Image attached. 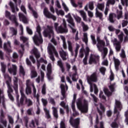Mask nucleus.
Instances as JSON below:
<instances>
[{
  "label": "nucleus",
  "mask_w": 128,
  "mask_h": 128,
  "mask_svg": "<svg viewBox=\"0 0 128 128\" xmlns=\"http://www.w3.org/2000/svg\"><path fill=\"white\" fill-rule=\"evenodd\" d=\"M87 81L89 84H92V82H98V74L96 72H93L90 76L87 77Z\"/></svg>",
  "instance_id": "39448f33"
},
{
  "label": "nucleus",
  "mask_w": 128,
  "mask_h": 128,
  "mask_svg": "<svg viewBox=\"0 0 128 128\" xmlns=\"http://www.w3.org/2000/svg\"><path fill=\"white\" fill-rule=\"evenodd\" d=\"M44 112L46 114V118L48 120H50V118H52V116H50V110H48L46 108H44Z\"/></svg>",
  "instance_id": "cd10ccee"
},
{
  "label": "nucleus",
  "mask_w": 128,
  "mask_h": 128,
  "mask_svg": "<svg viewBox=\"0 0 128 128\" xmlns=\"http://www.w3.org/2000/svg\"><path fill=\"white\" fill-rule=\"evenodd\" d=\"M33 16H34V18H38V12L34 10L32 11Z\"/></svg>",
  "instance_id": "0e129e2a"
},
{
  "label": "nucleus",
  "mask_w": 128,
  "mask_h": 128,
  "mask_svg": "<svg viewBox=\"0 0 128 128\" xmlns=\"http://www.w3.org/2000/svg\"><path fill=\"white\" fill-rule=\"evenodd\" d=\"M6 84L8 86V90L7 91V92L8 94V96L12 100V102H14V96H12V92H14V90H12V86H10V80H8L6 81Z\"/></svg>",
  "instance_id": "423d86ee"
},
{
  "label": "nucleus",
  "mask_w": 128,
  "mask_h": 128,
  "mask_svg": "<svg viewBox=\"0 0 128 128\" xmlns=\"http://www.w3.org/2000/svg\"><path fill=\"white\" fill-rule=\"evenodd\" d=\"M59 54L62 60H68V58H66V57L68 56V53L64 52V50H60L59 52Z\"/></svg>",
  "instance_id": "f3484780"
},
{
  "label": "nucleus",
  "mask_w": 128,
  "mask_h": 128,
  "mask_svg": "<svg viewBox=\"0 0 128 128\" xmlns=\"http://www.w3.org/2000/svg\"><path fill=\"white\" fill-rule=\"evenodd\" d=\"M18 16L20 20H22L24 24H28V18H26V16H24V14L22 13L19 12Z\"/></svg>",
  "instance_id": "a211bd4d"
},
{
  "label": "nucleus",
  "mask_w": 128,
  "mask_h": 128,
  "mask_svg": "<svg viewBox=\"0 0 128 128\" xmlns=\"http://www.w3.org/2000/svg\"><path fill=\"white\" fill-rule=\"evenodd\" d=\"M120 56L122 58H126V52H124V49L122 50L121 54H120Z\"/></svg>",
  "instance_id": "5fc2aeb1"
},
{
  "label": "nucleus",
  "mask_w": 128,
  "mask_h": 128,
  "mask_svg": "<svg viewBox=\"0 0 128 128\" xmlns=\"http://www.w3.org/2000/svg\"><path fill=\"white\" fill-rule=\"evenodd\" d=\"M61 89V94L62 97L60 98L61 100H64L66 98V86L64 84H61L60 86Z\"/></svg>",
  "instance_id": "ddd939ff"
},
{
  "label": "nucleus",
  "mask_w": 128,
  "mask_h": 128,
  "mask_svg": "<svg viewBox=\"0 0 128 128\" xmlns=\"http://www.w3.org/2000/svg\"><path fill=\"white\" fill-rule=\"evenodd\" d=\"M52 114L54 118H56V119L58 118V108H56V107H52Z\"/></svg>",
  "instance_id": "393cba45"
},
{
  "label": "nucleus",
  "mask_w": 128,
  "mask_h": 128,
  "mask_svg": "<svg viewBox=\"0 0 128 128\" xmlns=\"http://www.w3.org/2000/svg\"><path fill=\"white\" fill-rule=\"evenodd\" d=\"M120 42H115L114 44L116 46V52H120V49L122 48V45H120Z\"/></svg>",
  "instance_id": "c85d7f7f"
},
{
  "label": "nucleus",
  "mask_w": 128,
  "mask_h": 128,
  "mask_svg": "<svg viewBox=\"0 0 128 128\" xmlns=\"http://www.w3.org/2000/svg\"><path fill=\"white\" fill-rule=\"evenodd\" d=\"M114 66H115V68L116 70H118V68L120 66V60L118 58H114Z\"/></svg>",
  "instance_id": "5701e85b"
},
{
  "label": "nucleus",
  "mask_w": 128,
  "mask_h": 128,
  "mask_svg": "<svg viewBox=\"0 0 128 128\" xmlns=\"http://www.w3.org/2000/svg\"><path fill=\"white\" fill-rule=\"evenodd\" d=\"M47 78L49 80H54V77L52 76H51L52 74V65L51 64H48L47 66Z\"/></svg>",
  "instance_id": "4468645a"
},
{
  "label": "nucleus",
  "mask_w": 128,
  "mask_h": 128,
  "mask_svg": "<svg viewBox=\"0 0 128 128\" xmlns=\"http://www.w3.org/2000/svg\"><path fill=\"white\" fill-rule=\"evenodd\" d=\"M8 18L10 20H12V22H14L16 26H18V21H16V16L14 15H11L10 18Z\"/></svg>",
  "instance_id": "b1692460"
},
{
  "label": "nucleus",
  "mask_w": 128,
  "mask_h": 128,
  "mask_svg": "<svg viewBox=\"0 0 128 128\" xmlns=\"http://www.w3.org/2000/svg\"><path fill=\"white\" fill-rule=\"evenodd\" d=\"M43 34L45 38H48V36L49 38H50L52 36H54V27L52 26H48L47 28L44 30Z\"/></svg>",
  "instance_id": "7ed1b4c3"
},
{
  "label": "nucleus",
  "mask_w": 128,
  "mask_h": 128,
  "mask_svg": "<svg viewBox=\"0 0 128 128\" xmlns=\"http://www.w3.org/2000/svg\"><path fill=\"white\" fill-rule=\"evenodd\" d=\"M10 30L12 32V36H16L18 34V29L16 28L12 27L10 28Z\"/></svg>",
  "instance_id": "4c0bfd02"
},
{
  "label": "nucleus",
  "mask_w": 128,
  "mask_h": 128,
  "mask_svg": "<svg viewBox=\"0 0 128 128\" xmlns=\"http://www.w3.org/2000/svg\"><path fill=\"white\" fill-rule=\"evenodd\" d=\"M33 54H34L36 58H38L40 56V54L38 53L36 50H33Z\"/></svg>",
  "instance_id": "69168bd1"
},
{
  "label": "nucleus",
  "mask_w": 128,
  "mask_h": 128,
  "mask_svg": "<svg viewBox=\"0 0 128 128\" xmlns=\"http://www.w3.org/2000/svg\"><path fill=\"white\" fill-rule=\"evenodd\" d=\"M116 106L115 108H122V102H120L119 100H116Z\"/></svg>",
  "instance_id": "ea45409f"
},
{
  "label": "nucleus",
  "mask_w": 128,
  "mask_h": 128,
  "mask_svg": "<svg viewBox=\"0 0 128 128\" xmlns=\"http://www.w3.org/2000/svg\"><path fill=\"white\" fill-rule=\"evenodd\" d=\"M108 55V48H103L102 58H106V56Z\"/></svg>",
  "instance_id": "e433bc0d"
},
{
  "label": "nucleus",
  "mask_w": 128,
  "mask_h": 128,
  "mask_svg": "<svg viewBox=\"0 0 128 128\" xmlns=\"http://www.w3.org/2000/svg\"><path fill=\"white\" fill-rule=\"evenodd\" d=\"M0 122L1 124H2L3 126H4L5 128H6L8 126V122L6 121V120H4V119H2V118L1 119H0Z\"/></svg>",
  "instance_id": "a18cd8bd"
},
{
  "label": "nucleus",
  "mask_w": 128,
  "mask_h": 128,
  "mask_svg": "<svg viewBox=\"0 0 128 128\" xmlns=\"http://www.w3.org/2000/svg\"><path fill=\"white\" fill-rule=\"evenodd\" d=\"M80 16H82L84 20V22H86V12H84V11L81 10L79 12Z\"/></svg>",
  "instance_id": "bb28decb"
},
{
  "label": "nucleus",
  "mask_w": 128,
  "mask_h": 128,
  "mask_svg": "<svg viewBox=\"0 0 128 128\" xmlns=\"http://www.w3.org/2000/svg\"><path fill=\"white\" fill-rule=\"evenodd\" d=\"M38 76V72L34 69L32 70L31 71V78H36Z\"/></svg>",
  "instance_id": "473e14b6"
},
{
  "label": "nucleus",
  "mask_w": 128,
  "mask_h": 128,
  "mask_svg": "<svg viewBox=\"0 0 128 128\" xmlns=\"http://www.w3.org/2000/svg\"><path fill=\"white\" fill-rule=\"evenodd\" d=\"M56 48L52 44H50L48 46V52L50 56V59L52 62H55L56 58H54V52L56 50Z\"/></svg>",
  "instance_id": "0eeeda50"
},
{
  "label": "nucleus",
  "mask_w": 128,
  "mask_h": 128,
  "mask_svg": "<svg viewBox=\"0 0 128 128\" xmlns=\"http://www.w3.org/2000/svg\"><path fill=\"white\" fill-rule=\"evenodd\" d=\"M60 128H66V124L64 121H62L60 124Z\"/></svg>",
  "instance_id": "774afa93"
},
{
  "label": "nucleus",
  "mask_w": 128,
  "mask_h": 128,
  "mask_svg": "<svg viewBox=\"0 0 128 128\" xmlns=\"http://www.w3.org/2000/svg\"><path fill=\"white\" fill-rule=\"evenodd\" d=\"M80 48V45L76 44V48L75 49V55H74V58H76L78 56V50Z\"/></svg>",
  "instance_id": "3c124183"
},
{
  "label": "nucleus",
  "mask_w": 128,
  "mask_h": 128,
  "mask_svg": "<svg viewBox=\"0 0 128 128\" xmlns=\"http://www.w3.org/2000/svg\"><path fill=\"white\" fill-rule=\"evenodd\" d=\"M94 94H98V86H96V84H94Z\"/></svg>",
  "instance_id": "bf43d9fd"
},
{
  "label": "nucleus",
  "mask_w": 128,
  "mask_h": 128,
  "mask_svg": "<svg viewBox=\"0 0 128 128\" xmlns=\"http://www.w3.org/2000/svg\"><path fill=\"white\" fill-rule=\"evenodd\" d=\"M100 108L101 110H100V108H98L97 112L98 114H99L100 118H102V114H104V112H106V107H104V106L102 104H100Z\"/></svg>",
  "instance_id": "f8f14e48"
},
{
  "label": "nucleus",
  "mask_w": 128,
  "mask_h": 128,
  "mask_svg": "<svg viewBox=\"0 0 128 128\" xmlns=\"http://www.w3.org/2000/svg\"><path fill=\"white\" fill-rule=\"evenodd\" d=\"M76 106L81 112L86 114L88 112V101L84 100V104H82V98H78L76 102Z\"/></svg>",
  "instance_id": "f03ea898"
},
{
  "label": "nucleus",
  "mask_w": 128,
  "mask_h": 128,
  "mask_svg": "<svg viewBox=\"0 0 128 128\" xmlns=\"http://www.w3.org/2000/svg\"><path fill=\"white\" fill-rule=\"evenodd\" d=\"M36 32H38V36H40L42 34L41 32H42V28H40V24L38 25L36 28Z\"/></svg>",
  "instance_id": "49530a36"
},
{
  "label": "nucleus",
  "mask_w": 128,
  "mask_h": 128,
  "mask_svg": "<svg viewBox=\"0 0 128 128\" xmlns=\"http://www.w3.org/2000/svg\"><path fill=\"white\" fill-rule=\"evenodd\" d=\"M20 74H22V76L26 75L24 69V67H22V66H20Z\"/></svg>",
  "instance_id": "09e8293b"
},
{
  "label": "nucleus",
  "mask_w": 128,
  "mask_h": 128,
  "mask_svg": "<svg viewBox=\"0 0 128 128\" xmlns=\"http://www.w3.org/2000/svg\"><path fill=\"white\" fill-rule=\"evenodd\" d=\"M2 100L4 99V92L2 90V89L0 88V104H2Z\"/></svg>",
  "instance_id": "c03bdc74"
},
{
  "label": "nucleus",
  "mask_w": 128,
  "mask_h": 128,
  "mask_svg": "<svg viewBox=\"0 0 128 128\" xmlns=\"http://www.w3.org/2000/svg\"><path fill=\"white\" fill-rule=\"evenodd\" d=\"M26 92L27 94H32V88L30 86L26 87Z\"/></svg>",
  "instance_id": "de8ad7c7"
},
{
  "label": "nucleus",
  "mask_w": 128,
  "mask_h": 128,
  "mask_svg": "<svg viewBox=\"0 0 128 128\" xmlns=\"http://www.w3.org/2000/svg\"><path fill=\"white\" fill-rule=\"evenodd\" d=\"M9 4L10 7L11 8L12 12H14H14H16V8H14V3H12V2H10Z\"/></svg>",
  "instance_id": "37998d69"
},
{
  "label": "nucleus",
  "mask_w": 128,
  "mask_h": 128,
  "mask_svg": "<svg viewBox=\"0 0 128 128\" xmlns=\"http://www.w3.org/2000/svg\"><path fill=\"white\" fill-rule=\"evenodd\" d=\"M114 16H116V14L111 13L109 14V21L112 24L114 23Z\"/></svg>",
  "instance_id": "2f4dec72"
},
{
  "label": "nucleus",
  "mask_w": 128,
  "mask_h": 128,
  "mask_svg": "<svg viewBox=\"0 0 128 128\" xmlns=\"http://www.w3.org/2000/svg\"><path fill=\"white\" fill-rule=\"evenodd\" d=\"M89 8L90 10H93L94 8V6L93 2H90L89 3Z\"/></svg>",
  "instance_id": "338daca9"
},
{
  "label": "nucleus",
  "mask_w": 128,
  "mask_h": 128,
  "mask_svg": "<svg viewBox=\"0 0 128 128\" xmlns=\"http://www.w3.org/2000/svg\"><path fill=\"white\" fill-rule=\"evenodd\" d=\"M69 122L74 128H78V126H80V118L74 119V117L71 116Z\"/></svg>",
  "instance_id": "1a4fd4ad"
},
{
  "label": "nucleus",
  "mask_w": 128,
  "mask_h": 128,
  "mask_svg": "<svg viewBox=\"0 0 128 128\" xmlns=\"http://www.w3.org/2000/svg\"><path fill=\"white\" fill-rule=\"evenodd\" d=\"M58 65L61 68L62 72H64V64H62V62L61 60L58 61Z\"/></svg>",
  "instance_id": "c756f323"
},
{
  "label": "nucleus",
  "mask_w": 128,
  "mask_h": 128,
  "mask_svg": "<svg viewBox=\"0 0 128 128\" xmlns=\"http://www.w3.org/2000/svg\"><path fill=\"white\" fill-rule=\"evenodd\" d=\"M26 100V96L24 94H22V96L20 98V100L18 101L17 102L18 106H24V100Z\"/></svg>",
  "instance_id": "dca6fc26"
},
{
  "label": "nucleus",
  "mask_w": 128,
  "mask_h": 128,
  "mask_svg": "<svg viewBox=\"0 0 128 128\" xmlns=\"http://www.w3.org/2000/svg\"><path fill=\"white\" fill-rule=\"evenodd\" d=\"M26 32L28 34H30V36H32L33 34L32 30L28 26L26 27Z\"/></svg>",
  "instance_id": "e2e57ef3"
},
{
  "label": "nucleus",
  "mask_w": 128,
  "mask_h": 128,
  "mask_svg": "<svg viewBox=\"0 0 128 128\" xmlns=\"http://www.w3.org/2000/svg\"><path fill=\"white\" fill-rule=\"evenodd\" d=\"M6 66L4 64H2L1 70L3 74H6Z\"/></svg>",
  "instance_id": "864d4df0"
},
{
  "label": "nucleus",
  "mask_w": 128,
  "mask_h": 128,
  "mask_svg": "<svg viewBox=\"0 0 128 128\" xmlns=\"http://www.w3.org/2000/svg\"><path fill=\"white\" fill-rule=\"evenodd\" d=\"M118 38L120 43L122 42V40H124V33L121 32V34L118 36Z\"/></svg>",
  "instance_id": "8fccbe9b"
},
{
  "label": "nucleus",
  "mask_w": 128,
  "mask_h": 128,
  "mask_svg": "<svg viewBox=\"0 0 128 128\" xmlns=\"http://www.w3.org/2000/svg\"><path fill=\"white\" fill-rule=\"evenodd\" d=\"M49 102L51 104H52V106H56V101H54V99L52 98H50Z\"/></svg>",
  "instance_id": "680f3d73"
},
{
  "label": "nucleus",
  "mask_w": 128,
  "mask_h": 128,
  "mask_svg": "<svg viewBox=\"0 0 128 128\" xmlns=\"http://www.w3.org/2000/svg\"><path fill=\"white\" fill-rule=\"evenodd\" d=\"M82 41L84 42L86 44H88V34H84V38Z\"/></svg>",
  "instance_id": "f704fd0d"
},
{
  "label": "nucleus",
  "mask_w": 128,
  "mask_h": 128,
  "mask_svg": "<svg viewBox=\"0 0 128 128\" xmlns=\"http://www.w3.org/2000/svg\"><path fill=\"white\" fill-rule=\"evenodd\" d=\"M97 42H98V44H102L103 46H104L106 43L104 40H100V37H97Z\"/></svg>",
  "instance_id": "79ce46f5"
},
{
  "label": "nucleus",
  "mask_w": 128,
  "mask_h": 128,
  "mask_svg": "<svg viewBox=\"0 0 128 128\" xmlns=\"http://www.w3.org/2000/svg\"><path fill=\"white\" fill-rule=\"evenodd\" d=\"M68 50L71 52V54L72 56H74V51L72 50V42L70 41H68Z\"/></svg>",
  "instance_id": "a878e982"
},
{
  "label": "nucleus",
  "mask_w": 128,
  "mask_h": 128,
  "mask_svg": "<svg viewBox=\"0 0 128 128\" xmlns=\"http://www.w3.org/2000/svg\"><path fill=\"white\" fill-rule=\"evenodd\" d=\"M54 27L57 34H68V26H66V22L65 20H63L62 24L59 26L58 23H54Z\"/></svg>",
  "instance_id": "f257e3e1"
},
{
  "label": "nucleus",
  "mask_w": 128,
  "mask_h": 128,
  "mask_svg": "<svg viewBox=\"0 0 128 128\" xmlns=\"http://www.w3.org/2000/svg\"><path fill=\"white\" fill-rule=\"evenodd\" d=\"M100 62V56L94 55H91L89 58L88 63L89 64H96Z\"/></svg>",
  "instance_id": "9d476101"
},
{
  "label": "nucleus",
  "mask_w": 128,
  "mask_h": 128,
  "mask_svg": "<svg viewBox=\"0 0 128 128\" xmlns=\"http://www.w3.org/2000/svg\"><path fill=\"white\" fill-rule=\"evenodd\" d=\"M68 16H69V18L68 19L66 20L68 22V24L71 25V26L74 28V26H76V24L74 22V18H72V16H70V14L69 13L68 14Z\"/></svg>",
  "instance_id": "6ab92c4d"
},
{
  "label": "nucleus",
  "mask_w": 128,
  "mask_h": 128,
  "mask_svg": "<svg viewBox=\"0 0 128 128\" xmlns=\"http://www.w3.org/2000/svg\"><path fill=\"white\" fill-rule=\"evenodd\" d=\"M91 39L92 40L93 44H96V37L94 35L90 36Z\"/></svg>",
  "instance_id": "4d7b16f0"
},
{
  "label": "nucleus",
  "mask_w": 128,
  "mask_h": 128,
  "mask_svg": "<svg viewBox=\"0 0 128 128\" xmlns=\"http://www.w3.org/2000/svg\"><path fill=\"white\" fill-rule=\"evenodd\" d=\"M8 120H9V122L10 124H14V118H12V117L10 116H8Z\"/></svg>",
  "instance_id": "052dcab7"
},
{
  "label": "nucleus",
  "mask_w": 128,
  "mask_h": 128,
  "mask_svg": "<svg viewBox=\"0 0 128 128\" xmlns=\"http://www.w3.org/2000/svg\"><path fill=\"white\" fill-rule=\"evenodd\" d=\"M42 102L44 106H45V108H46V106H48V100L44 98H42Z\"/></svg>",
  "instance_id": "6e6d98bb"
},
{
  "label": "nucleus",
  "mask_w": 128,
  "mask_h": 128,
  "mask_svg": "<svg viewBox=\"0 0 128 128\" xmlns=\"http://www.w3.org/2000/svg\"><path fill=\"white\" fill-rule=\"evenodd\" d=\"M18 79L17 77H14V86L13 88H14V90H18Z\"/></svg>",
  "instance_id": "412c9836"
},
{
  "label": "nucleus",
  "mask_w": 128,
  "mask_h": 128,
  "mask_svg": "<svg viewBox=\"0 0 128 128\" xmlns=\"http://www.w3.org/2000/svg\"><path fill=\"white\" fill-rule=\"evenodd\" d=\"M100 72L102 76H104L106 74V68L102 66L100 68Z\"/></svg>",
  "instance_id": "a19ab883"
},
{
  "label": "nucleus",
  "mask_w": 128,
  "mask_h": 128,
  "mask_svg": "<svg viewBox=\"0 0 128 128\" xmlns=\"http://www.w3.org/2000/svg\"><path fill=\"white\" fill-rule=\"evenodd\" d=\"M32 40L36 46H40V44H42L44 42V40L42 39V34L38 35L36 33L32 37Z\"/></svg>",
  "instance_id": "20e7f679"
},
{
  "label": "nucleus",
  "mask_w": 128,
  "mask_h": 128,
  "mask_svg": "<svg viewBox=\"0 0 128 128\" xmlns=\"http://www.w3.org/2000/svg\"><path fill=\"white\" fill-rule=\"evenodd\" d=\"M95 16L96 18H98L100 20H102V18L104 16V14H102V13L98 11V8H96Z\"/></svg>",
  "instance_id": "4be33fe9"
},
{
  "label": "nucleus",
  "mask_w": 128,
  "mask_h": 128,
  "mask_svg": "<svg viewBox=\"0 0 128 128\" xmlns=\"http://www.w3.org/2000/svg\"><path fill=\"white\" fill-rule=\"evenodd\" d=\"M97 8H98L102 12H104V4H98L97 6Z\"/></svg>",
  "instance_id": "72a5a7b5"
},
{
  "label": "nucleus",
  "mask_w": 128,
  "mask_h": 128,
  "mask_svg": "<svg viewBox=\"0 0 128 128\" xmlns=\"http://www.w3.org/2000/svg\"><path fill=\"white\" fill-rule=\"evenodd\" d=\"M81 24L83 28V32H86L88 30V25H86L84 22H82Z\"/></svg>",
  "instance_id": "c9c22d12"
},
{
  "label": "nucleus",
  "mask_w": 128,
  "mask_h": 128,
  "mask_svg": "<svg viewBox=\"0 0 128 128\" xmlns=\"http://www.w3.org/2000/svg\"><path fill=\"white\" fill-rule=\"evenodd\" d=\"M42 94H46V85L44 84L42 86Z\"/></svg>",
  "instance_id": "58836bf2"
},
{
  "label": "nucleus",
  "mask_w": 128,
  "mask_h": 128,
  "mask_svg": "<svg viewBox=\"0 0 128 128\" xmlns=\"http://www.w3.org/2000/svg\"><path fill=\"white\" fill-rule=\"evenodd\" d=\"M111 126L112 128H118V123H116V122H114L112 123Z\"/></svg>",
  "instance_id": "13d9d810"
},
{
  "label": "nucleus",
  "mask_w": 128,
  "mask_h": 128,
  "mask_svg": "<svg viewBox=\"0 0 128 128\" xmlns=\"http://www.w3.org/2000/svg\"><path fill=\"white\" fill-rule=\"evenodd\" d=\"M25 104H26L27 106H32L33 104L32 101L30 99L26 98L25 100Z\"/></svg>",
  "instance_id": "7c9ffc66"
},
{
  "label": "nucleus",
  "mask_w": 128,
  "mask_h": 128,
  "mask_svg": "<svg viewBox=\"0 0 128 128\" xmlns=\"http://www.w3.org/2000/svg\"><path fill=\"white\" fill-rule=\"evenodd\" d=\"M85 53V57L88 58V55L90 54V48L88 47H86V50L84 52Z\"/></svg>",
  "instance_id": "603ef678"
},
{
  "label": "nucleus",
  "mask_w": 128,
  "mask_h": 128,
  "mask_svg": "<svg viewBox=\"0 0 128 128\" xmlns=\"http://www.w3.org/2000/svg\"><path fill=\"white\" fill-rule=\"evenodd\" d=\"M17 68L16 65L12 64V68H8V72H9L10 74H12L13 76H16Z\"/></svg>",
  "instance_id": "2eb2a0df"
},
{
  "label": "nucleus",
  "mask_w": 128,
  "mask_h": 128,
  "mask_svg": "<svg viewBox=\"0 0 128 128\" xmlns=\"http://www.w3.org/2000/svg\"><path fill=\"white\" fill-rule=\"evenodd\" d=\"M44 14L48 18H52L53 20H56V16H54V14H52L50 12L48 11V8H44Z\"/></svg>",
  "instance_id": "9b49d317"
},
{
  "label": "nucleus",
  "mask_w": 128,
  "mask_h": 128,
  "mask_svg": "<svg viewBox=\"0 0 128 128\" xmlns=\"http://www.w3.org/2000/svg\"><path fill=\"white\" fill-rule=\"evenodd\" d=\"M8 44L10 48H8V46H6V43H4V50H6V52H12V46H10V41L8 42Z\"/></svg>",
  "instance_id": "aec40b11"
},
{
  "label": "nucleus",
  "mask_w": 128,
  "mask_h": 128,
  "mask_svg": "<svg viewBox=\"0 0 128 128\" xmlns=\"http://www.w3.org/2000/svg\"><path fill=\"white\" fill-rule=\"evenodd\" d=\"M116 86V83H114L112 84H111L109 86V88L110 90H110H108V88H104V92L105 94H106V96H112V92H114V86Z\"/></svg>",
  "instance_id": "6e6552de"
}]
</instances>
